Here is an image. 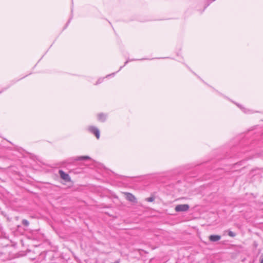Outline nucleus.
<instances>
[{"instance_id":"nucleus-15","label":"nucleus","mask_w":263,"mask_h":263,"mask_svg":"<svg viewBox=\"0 0 263 263\" xmlns=\"http://www.w3.org/2000/svg\"><path fill=\"white\" fill-rule=\"evenodd\" d=\"M20 226H17V228H20Z\"/></svg>"},{"instance_id":"nucleus-12","label":"nucleus","mask_w":263,"mask_h":263,"mask_svg":"<svg viewBox=\"0 0 263 263\" xmlns=\"http://www.w3.org/2000/svg\"><path fill=\"white\" fill-rule=\"evenodd\" d=\"M133 60H132L131 61H133ZM129 61H130V60H127V61H126L125 62V64H124V66H124L126 64H127L128 63V62H129Z\"/></svg>"},{"instance_id":"nucleus-11","label":"nucleus","mask_w":263,"mask_h":263,"mask_svg":"<svg viewBox=\"0 0 263 263\" xmlns=\"http://www.w3.org/2000/svg\"><path fill=\"white\" fill-rule=\"evenodd\" d=\"M228 235H229V236L232 237H234L236 236L235 233L231 231H229Z\"/></svg>"},{"instance_id":"nucleus-1","label":"nucleus","mask_w":263,"mask_h":263,"mask_svg":"<svg viewBox=\"0 0 263 263\" xmlns=\"http://www.w3.org/2000/svg\"><path fill=\"white\" fill-rule=\"evenodd\" d=\"M189 205L186 204H178L177 205L175 208L176 212H185L187 211L189 209Z\"/></svg>"},{"instance_id":"nucleus-10","label":"nucleus","mask_w":263,"mask_h":263,"mask_svg":"<svg viewBox=\"0 0 263 263\" xmlns=\"http://www.w3.org/2000/svg\"><path fill=\"white\" fill-rule=\"evenodd\" d=\"M155 200V197L153 196L147 198L145 200L147 202H153Z\"/></svg>"},{"instance_id":"nucleus-8","label":"nucleus","mask_w":263,"mask_h":263,"mask_svg":"<svg viewBox=\"0 0 263 263\" xmlns=\"http://www.w3.org/2000/svg\"><path fill=\"white\" fill-rule=\"evenodd\" d=\"M90 157L88 156H80L77 157V160L78 161H83L89 159Z\"/></svg>"},{"instance_id":"nucleus-14","label":"nucleus","mask_w":263,"mask_h":263,"mask_svg":"<svg viewBox=\"0 0 263 263\" xmlns=\"http://www.w3.org/2000/svg\"><path fill=\"white\" fill-rule=\"evenodd\" d=\"M123 66H121L120 68V69H119V71H120V69L123 67Z\"/></svg>"},{"instance_id":"nucleus-7","label":"nucleus","mask_w":263,"mask_h":263,"mask_svg":"<svg viewBox=\"0 0 263 263\" xmlns=\"http://www.w3.org/2000/svg\"><path fill=\"white\" fill-rule=\"evenodd\" d=\"M76 161H77V157H75V158L72 157V158H68V159H67L65 161V163H67V164H73Z\"/></svg>"},{"instance_id":"nucleus-4","label":"nucleus","mask_w":263,"mask_h":263,"mask_svg":"<svg viewBox=\"0 0 263 263\" xmlns=\"http://www.w3.org/2000/svg\"><path fill=\"white\" fill-rule=\"evenodd\" d=\"M125 195L126 196V197H125L126 199L127 200H128L129 201H130V202H134V203H136L137 202V200H136V197L132 194H131L130 193H125Z\"/></svg>"},{"instance_id":"nucleus-2","label":"nucleus","mask_w":263,"mask_h":263,"mask_svg":"<svg viewBox=\"0 0 263 263\" xmlns=\"http://www.w3.org/2000/svg\"><path fill=\"white\" fill-rule=\"evenodd\" d=\"M88 129L89 132L94 134L98 139L100 138V131L97 127L93 126H90L88 127Z\"/></svg>"},{"instance_id":"nucleus-3","label":"nucleus","mask_w":263,"mask_h":263,"mask_svg":"<svg viewBox=\"0 0 263 263\" xmlns=\"http://www.w3.org/2000/svg\"><path fill=\"white\" fill-rule=\"evenodd\" d=\"M59 174L60 176V177L65 181L68 182L70 181V177H69V175L65 173L63 171L59 170Z\"/></svg>"},{"instance_id":"nucleus-5","label":"nucleus","mask_w":263,"mask_h":263,"mask_svg":"<svg viewBox=\"0 0 263 263\" xmlns=\"http://www.w3.org/2000/svg\"><path fill=\"white\" fill-rule=\"evenodd\" d=\"M221 236L218 235H211L209 236V240L212 242H216L219 240Z\"/></svg>"},{"instance_id":"nucleus-13","label":"nucleus","mask_w":263,"mask_h":263,"mask_svg":"<svg viewBox=\"0 0 263 263\" xmlns=\"http://www.w3.org/2000/svg\"><path fill=\"white\" fill-rule=\"evenodd\" d=\"M260 263H263V257L260 260Z\"/></svg>"},{"instance_id":"nucleus-9","label":"nucleus","mask_w":263,"mask_h":263,"mask_svg":"<svg viewBox=\"0 0 263 263\" xmlns=\"http://www.w3.org/2000/svg\"><path fill=\"white\" fill-rule=\"evenodd\" d=\"M22 223L26 227H28V226L29 224V221L26 219H23Z\"/></svg>"},{"instance_id":"nucleus-6","label":"nucleus","mask_w":263,"mask_h":263,"mask_svg":"<svg viewBox=\"0 0 263 263\" xmlns=\"http://www.w3.org/2000/svg\"><path fill=\"white\" fill-rule=\"evenodd\" d=\"M106 116L103 113H100V114H98V120H99L101 122H104L106 120Z\"/></svg>"}]
</instances>
